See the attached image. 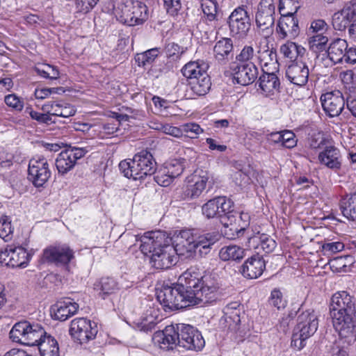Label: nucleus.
Here are the masks:
<instances>
[{
    "mask_svg": "<svg viewBox=\"0 0 356 356\" xmlns=\"http://www.w3.org/2000/svg\"><path fill=\"white\" fill-rule=\"evenodd\" d=\"M340 209L342 214L347 219H356V193L347 195L340 202Z\"/></svg>",
    "mask_w": 356,
    "mask_h": 356,
    "instance_id": "nucleus-36",
    "label": "nucleus"
},
{
    "mask_svg": "<svg viewBox=\"0 0 356 356\" xmlns=\"http://www.w3.org/2000/svg\"><path fill=\"white\" fill-rule=\"evenodd\" d=\"M219 257L222 261L240 260L244 257V250L237 245H228L222 248Z\"/></svg>",
    "mask_w": 356,
    "mask_h": 356,
    "instance_id": "nucleus-41",
    "label": "nucleus"
},
{
    "mask_svg": "<svg viewBox=\"0 0 356 356\" xmlns=\"http://www.w3.org/2000/svg\"><path fill=\"white\" fill-rule=\"evenodd\" d=\"M330 316L333 326L348 344L356 341V312L353 297L347 291L336 292L331 298Z\"/></svg>",
    "mask_w": 356,
    "mask_h": 356,
    "instance_id": "nucleus-1",
    "label": "nucleus"
},
{
    "mask_svg": "<svg viewBox=\"0 0 356 356\" xmlns=\"http://www.w3.org/2000/svg\"><path fill=\"white\" fill-rule=\"evenodd\" d=\"M328 38L323 34L312 35L309 40V49L314 52L318 54L322 51H327V43Z\"/></svg>",
    "mask_w": 356,
    "mask_h": 356,
    "instance_id": "nucleus-46",
    "label": "nucleus"
},
{
    "mask_svg": "<svg viewBox=\"0 0 356 356\" xmlns=\"http://www.w3.org/2000/svg\"><path fill=\"white\" fill-rule=\"evenodd\" d=\"M45 336L48 335L40 325L28 321L15 323L10 332V337L13 341L29 346L39 347Z\"/></svg>",
    "mask_w": 356,
    "mask_h": 356,
    "instance_id": "nucleus-6",
    "label": "nucleus"
},
{
    "mask_svg": "<svg viewBox=\"0 0 356 356\" xmlns=\"http://www.w3.org/2000/svg\"><path fill=\"white\" fill-rule=\"evenodd\" d=\"M356 1L347 3L341 10L332 15V23L334 29L337 31H343L353 24L356 19Z\"/></svg>",
    "mask_w": 356,
    "mask_h": 356,
    "instance_id": "nucleus-20",
    "label": "nucleus"
},
{
    "mask_svg": "<svg viewBox=\"0 0 356 356\" xmlns=\"http://www.w3.org/2000/svg\"><path fill=\"white\" fill-rule=\"evenodd\" d=\"M79 309L77 303L70 298L58 302L52 308V316L56 320L64 321L75 314Z\"/></svg>",
    "mask_w": 356,
    "mask_h": 356,
    "instance_id": "nucleus-28",
    "label": "nucleus"
},
{
    "mask_svg": "<svg viewBox=\"0 0 356 356\" xmlns=\"http://www.w3.org/2000/svg\"><path fill=\"white\" fill-rule=\"evenodd\" d=\"M233 202L225 196L214 197L202 207V214L207 218H219L225 227L232 225V218H235L233 213Z\"/></svg>",
    "mask_w": 356,
    "mask_h": 356,
    "instance_id": "nucleus-7",
    "label": "nucleus"
},
{
    "mask_svg": "<svg viewBox=\"0 0 356 356\" xmlns=\"http://www.w3.org/2000/svg\"><path fill=\"white\" fill-rule=\"evenodd\" d=\"M168 13L175 15L181 8V0H163Z\"/></svg>",
    "mask_w": 356,
    "mask_h": 356,
    "instance_id": "nucleus-60",
    "label": "nucleus"
},
{
    "mask_svg": "<svg viewBox=\"0 0 356 356\" xmlns=\"http://www.w3.org/2000/svg\"><path fill=\"white\" fill-rule=\"evenodd\" d=\"M177 252L174 247L167 243L150 257V262L155 268L167 269L177 262Z\"/></svg>",
    "mask_w": 356,
    "mask_h": 356,
    "instance_id": "nucleus-18",
    "label": "nucleus"
},
{
    "mask_svg": "<svg viewBox=\"0 0 356 356\" xmlns=\"http://www.w3.org/2000/svg\"><path fill=\"white\" fill-rule=\"evenodd\" d=\"M266 268V262L258 254L248 258L241 266V273L245 277L256 279L260 277Z\"/></svg>",
    "mask_w": 356,
    "mask_h": 356,
    "instance_id": "nucleus-22",
    "label": "nucleus"
},
{
    "mask_svg": "<svg viewBox=\"0 0 356 356\" xmlns=\"http://www.w3.org/2000/svg\"><path fill=\"white\" fill-rule=\"evenodd\" d=\"M264 74L258 80V85L263 93L267 95L273 94L280 87V81L274 72H266L262 69Z\"/></svg>",
    "mask_w": 356,
    "mask_h": 356,
    "instance_id": "nucleus-34",
    "label": "nucleus"
},
{
    "mask_svg": "<svg viewBox=\"0 0 356 356\" xmlns=\"http://www.w3.org/2000/svg\"><path fill=\"white\" fill-rule=\"evenodd\" d=\"M233 42L231 38H223L218 40L213 47L215 58L220 63L228 60L233 51Z\"/></svg>",
    "mask_w": 356,
    "mask_h": 356,
    "instance_id": "nucleus-33",
    "label": "nucleus"
},
{
    "mask_svg": "<svg viewBox=\"0 0 356 356\" xmlns=\"http://www.w3.org/2000/svg\"><path fill=\"white\" fill-rule=\"evenodd\" d=\"M201 7L207 20L211 22L216 19L218 4L215 0H202Z\"/></svg>",
    "mask_w": 356,
    "mask_h": 356,
    "instance_id": "nucleus-47",
    "label": "nucleus"
},
{
    "mask_svg": "<svg viewBox=\"0 0 356 356\" xmlns=\"http://www.w3.org/2000/svg\"><path fill=\"white\" fill-rule=\"evenodd\" d=\"M152 341L154 345L164 350L172 349L176 346H179L177 324L168 325L163 330L154 332Z\"/></svg>",
    "mask_w": 356,
    "mask_h": 356,
    "instance_id": "nucleus-19",
    "label": "nucleus"
},
{
    "mask_svg": "<svg viewBox=\"0 0 356 356\" xmlns=\"http://www.w3.org/2000/svg\"><path fill=\"white\" fill-rule=\"evenodd\" d=\"M234 215H237L238 216V227H240V229H238L237 227L234 228L235 232L237 233V236H239V234L243 232L244 230H245L246 227L249 225L250 217L248 213H241L240 214L237 213H234ZM236 217V216H234ZM233 222H235L236 220V218H232Z\"/></svg>",
    "mask_w": 356,
    "mask_h": 356,
    "instance_id": "nucleus-54",
    "label": "nucleus"
},
{
    "mask_svg": "<svg viewBox=\"0 0 356 356\" xmlns=\"http://www.w3.org/2000/svg\"><path fill=\"white\" fill-rule=\"evenodd\" d=\"M309 30L313 35L318 33L324 35L327 30V24L323 19H316L312 22Z\"/></svg>",
    "mask_w": 356,
    "mask_h": 356,
    "instance_id": "nucleus-59",
    "label": "nucleus"
},
{
    "mask_svg": "<svg viewBox=\"0 0 356 356\" xmlns=\"http://www.w3.org/2000/svg\"><path fill=\"white\" fill-rule=\"evenodd\" d=\"M275 6L273 0H261L255 15L257 26L264 35L261 42L267 43V38L273 32Z\"/></svg>",
    "mask_w": 356,
    "mask_h": 356,
    "instance_id": "nucleus-9",
    "label": "nucleus"
},
{
    "mask_svg": "<svg viewBox=\"0 0 356 356\" xmlns=\"http://www.w3.org/2000/svg\"><path fill=\"white\" fill-rule=\"evenodd\" d=\"M277 26V33L281 39L293 38L299 33L298 19L292 14L281 17Z\"/></svg>",
    "mask_w": 356,
    "mask_h": 356,
    "instance_id": "nucleus-25",
    "label": "nucleus"
},
{
    "mask_svg": "<svg viewBox=\"0 0 356 356\" xmlns=\"http://www.w3.org/2000/svg\"><path fill=\"white\" fill-rule=\"evenodd\" d=\"M131 2L121 3L113 9V14L118 21L128 26H133V21H131Z\"/></svg>",
    "mask_w": 356,
    "mask_h": 356,
    "instance_id": "nucleus-42",
    "label": "nucleus"
},
{
    "mask_svg": "<svg viewBox=\"0 0 356 356\" xmlns=\"http://www.w3.org/2000/svg\"><path fill=\"white\" fill-rule=\"evenodd\" d=\"M38 349L41 356H59L58 343L51 335L44 337L39 343Z\"/></svg>",
    "mask_w": 356,
    "mask_h": 356,
    "instance_id": "nucleus-40",
    "label": "nucleus"
},
{
    "mask_svg": "<svg viewBox=\"0 0 356 356\" xmlns=\"http://www.w3.org/2000/svg\"><path fill=\"white\" fill-rule=\"evenodd\" d=\"M140 250L145 255L151 257L172 239L162 231L148 232L140 237Z\"/></svg>",
    "mask_w": 356,
    "mask_h": 356,
    "instance_id": "nucleus-14",
    "label": "nucleus"
},
{
    "mask_svg": "<svg viewBox=\"0 0 356 356\" xmlns=\"http://www.w3.org/2000/svg\"><path fill=\"white\" fill-rule=\"evenodd\" d=\"M322 107L330 118L339 116L344 108L345 98L340 90L325 92L321 96Z\"/></svg>",
    "mask_w": 356,
    "mask_h": 356,
    "instance_id": "nucleus-17",
    "label": "nucleus"
},
{
    "mask_svg": "<svg viewBox=\"0 0 356 356\" xmlns=\"http://www.w3.org/2000/svg\"><path fill=\"white\" fill-rule=\"evenodd\" d=\"M254 55V50L252 46H245L236 58L239 62L250 61Z\"/></svg>",
    "mask_w": 356,
    "mask_h": 356,
    "instance_id": "nucleus-58",
    "label": "nucleus"
},
{
    "mask_svg": "<svg viewBox=\"0 0 356 356\" xmlns=\"http://www.w3.org/2000/svg\"><path fill=\"white\" fill-rule=\"evenodd\" d=\"M4 102L8 107L16 111H21L24 108V101L15 94L6 95Z\"/></svg>",
    "mask_w": 356,
    "mask_h": 356,
    "instance_id": "nucleus-50",
    "label": "nucleus"
},
{
    "mask_svg": "<svg viewBox=\"0 0 356 356\" xmlns=\"http://www.w3.org/2000/svg\"><path fill=\"white\" fill-rule=\"evenodd\" d=\"M185 162L186 160L184 159H181L179 160H172L165 163L163 167L164 169V173L168 174V176H170L172 179L179 177L184 171L186 165Z\"/></svg>",
    "mask_w": 356,
    "mask_h": 356,
    "instance_id": "nucleus-44",
    "label": "nucleus"
},
{
    "mask_svg": "<svg viewBox=\"0 0 356 356\" xmlns=\"http://www.w3.org/2000/svg\"><path fill=\"white\" fill-rule=\"evenodd\" d=\"M309 68L302 62H296L289 65L286 70V76L292 83L302 86H305L309 78Z\"/></svg>",
    "mask_w": 356,
    "mask_h": 356,
    "instance_id": "nucleus-23",
    "label": "nucleus"
},
{
    "mask_svg": "<svg viewBox=\"0 0 356 356\" xmlns=\"http://www.w3.org/2000/svg\"><path fill=\"white\" fill-rule=\"evenodd\" d=\"M64 92V90L61 87L58 88H37L34 92V95L38 99H43L48 97L51 94H60Z\"/></svg>",
    "mask_w": 356,
    "mask_h": 356,
    "instance_id": "nucleus-52",
    "label": "nucleus"
},
{
    "mask_svg": "<svg viewBox=\"0 0 356 356\" xmlns=\"http://www.w3.org/2000/svg\"><path fill=\"white\" fill-rule=\"evenodd\" d=\"M148 17V9L146 5L140 1L131 2V21L133 26L142 24Z\"/></svg>",
    "mask_w": 356,
    "mask_h": 356,
    "instance_id": "nucleus-39",
    "label": "nucleus"
},
{
    "mask_svg": "<svg viewBox=\"0 0 356 356\" xmlns=\"http://www.w3.org/2000/svg\"><path fill=\"white\" fill-rule=\"evenodd\" d=\"M159 48H152L144 52L137 54L135 56V60L139 67H145L151 65L159 56Z\"/></svg>",
    "mask_w": 356,
    "mask_h": 356,
    "instance_id": "nucleus-45",
    "label": "nucleus"
},
{
    "mask_svg": "<svg viewBox=\"0 0 356 356\" xmlns=\"http://www.w3.org/2000/svg\"><path fill=\"white\" fill-rule=\"evenodd\" d=\"M281 133L283 138L282 147L291 149L296 146L297 140L293 132L289 130H284Z\"/></svg>",
    "mask_w": 356,
    "mask_h": 356,
    "instance_id": "nucleus-56",
    "label": "nucleus"
},
{
    "mask_svg": "<svg viewBox=\"0 0 356 356\" xmlns=\"http://www.w3.org/2000/svg\"><path fill=\"white\" fill-rule=\"evenodd\" d=\"M51 175L47 159L36 157L29 161L28 178L35 187H42L48 181Z\"/></svg>",
    "mask_w": 356,
    "mask_h": 356,
    "instance_id": "nucleus-12",
    "label": "nucleus"
},
{
    "mask_svg": "<svg viewBox=\"0 0 356 356\" xmlns=\"http://www.w3.org/2000/svg\"><path fill=\"white\" fill-rule=\"evenodd\" d=\"M88 152L84 147H70L62 151L56 159V166L58 173L65 175L71 170L76 163V161L84 156Z\"/></svg>",
    "mask_w": 356,
    "mask_h": 356,
    "instance_id": "nucleus-15",
    "label": "nucleus"
},
{
    "mask_svg": "<svg viewBox=\"0 0 356 356\" xmlns=\"http://www.w3.org/2000/svg\"><path fill=\"white\" fill-rule=\"evenodd\" d=\"M156 163L147 150L136 154L132 159L122 161L119 168L124 177L134 180H142L156 172Z\"/></svg>",
    "mask_w": 356,
    "mask_h": 356,
    "instance_id": "nucleus-4",
    "label": "nucleus"
},
{
    "mask_svg": "<svg viewBox=\"0 0 356 356\" xmlns=\"http://www.w3.org/2000/svg\"><path fill=\"white\" fill-rule=\"evenodd\" d=\"M195 237L191 230H181L177 234L172 245L177 254L184 255L185 252H193L194 250Z\"/></svg>",
    "mask_w": 356,
    "mask_h": 356,
    "instance_id": "nucleus-26",
    "label": "nucleus"
},
{
    "mask_svg": "<svg viewBox=\"0 0 356 356\" xmlns=\"http://www.w3.org/2000/svg\"><path fill=\"white\" fill-rule=\"evenodd\" d=\"M187 291V287L178 282L177 287H163L157 292V299L165 311L186 308L191 306Z\"/></svg>",
    "mask_w": 356,
    "mask_h": 356,
    "instance_id": "nucleus-8",
    "label": "nucleus"
},
{
    "mask_svg": "<svg viewBox=\"0 0 356 356\" xmlns=\"http://www.w3.org/2000/svg\"><path fill=\"white\" fill-rule=\"evenodd\" d=\"M161 129L165 134H168L176 138L181 137V127H177L170 124H164L161 126Z\"/></svg>",
    "mask_w": 356,
    "mask_h": 356,
    "instance_id": "nucleus-64",
    "label": "nucleus"
},
{
    "mask_svg": "<svg viewBox=\"0 0 356 356\" xmlns=\"http://www.w3.org/2000/svg\"><path fill=\"white\" fill-rule=\"evenodd\" d=\"M248 246L250 248L257 250V254L259 255L261 251L266 254L272 252L276 248L277 243L270 236L257 233V235L248 238Z\"/></svg>",
    "mask_w": 356,
    "mask_h": 356,
    "instance_id": "nucleus-27",
    "label": "nucleus"
},
{
    "mask_svg": "<svg viewBox=\"0 0 356 356\" xmlns=\"http://www.w3.org/2000/svg\"><path fill=\"white\" fill-rule=\"evenodd\" d=\"M341 154L339 150L333 147H327L318 154V160L321 163L331 169H339L341 167Z\"/></svg>",
    "mask_w": 356,
    "mask_h": 356,
    "instance_id": "nucleus-30",
    "label": "nucleus"
},
{
    "mask_svg": "<svg viewBox=\"0 0 356 356\" xmlns=\"http://www.w3.org/2000/svg\"><path fill=\"white\" fill-rule=\"evenodd\" d=\"M178 282L187 287L191 306H204L215 302L219 296V284L211 275L200 276L194 268H190L178 278Z\"/></svg>",
    "mask_w": 356,
    "mask_h": 356,
    "instance_id": "nucleus-2",
    "label": "nucleus"
},
{
    "mask_svg": "<svg viewBox=\"0 0 356 356\" xmlns=\"http://www.w3.org/2000/svg\"><path fill=\"white\" fill-rule=\"evenodd\" d=\"M218 238L219 235L216 233H207L198 236L195 238L193 252H198L200 255L207 254Z\"/></svg>",
    "mask_w": 356,
    "mask_h": 356,
    "instance_id": "nucleus-32",
    "label": "nucleus"
},
{
    "mask_svg": "<svg viewBox=\"0 0 356 356\" xmlns=\"http://www.w3.org/2000/svg\"><path fill=\"white\" fill-rule=\"evenodd\" d=\"M257 58L262 67H267L268 65H275L277 61L276 51L268 47V42H260L257 50Z\"/></svg>",
    "mask_w": 356,
    "mask_h": 356,
    "instance_id": "nucleus-37",
    "label": "nucleus"
},
{
    "mask_svg": "<svg viewBox=\"0 0 356 356\" xmlns=\"http://www.w3.org/2000/svg\"><path fill=\"white\" fill-rule=\"evenodd\" d=\"M348 48V45L346 40L336 38L330 42L326 53L328 58L334 64L340 63L343 62Z\"/></svg>",
    "mask_w": 356,
    "mask_h": 356,
    "instance_id": "nucleus-29",
    "label": "nucleus"
},
{
    "mask_svg": "<svg viewBox=\"0 0 356 356\" xmlns=\"http://www.w3.org/2000/svg\"><path fill=\"white\" fill-rule=\"evenodd\" d=\"M102 291L105 294H111L118 289V283L111 277L103 278L101 282Z\"/></svg>",
    "mask_w": 356,
    "mask_h": 356,
    "instance_id": "nucleus-55",
    "label": "nucleus"
},
{
    "mask_svg": "<svg viewBox=\"0 0 356 356\" xmlns=\"http://www.w3.org/2000/svg\"><path fill=\"white\" fill-rule=\"evenodd\" d=\"M237 302L227 305L224 309L225 321L228 329L236 331L241 323L240 310L237 309Z\"/></svg>",
    "mask_w": 356,
    "mask_h": 356,
    "instance_id": "nucleus-35",
    "label": "nucleus"
},
{
    "mask_svg": "<svg viewBox=\"0 0 356 356\" xmlns=\"http://www.w3.org/2000/svg\"><path fill=\"white\" fill-rule=\"evenodd\" d=\"M233 72L234 79L242 86L251 84L258 76V69L252 62L237 65Z\"/></svg>",
    "mask_w": 356,
    "mask_h": 356,
    "instance_id": "nucleus-21",
    "label": "nucleus"
},
{
    "mask_svg": "<svg viewBox=\"0 0 356 356\" xmlns=\"http://www.w3.org/2000/svg\"><path fill=\"white\" fill-rule=\"evenodd\" d=\"M13 155L3 147H0V166L10 167L13 164Z\"/></svg>",
    "mask_w": 356,
    "mask_h": 356,
    "instance_id": "nucleus-62",
    "label": "nucleus"
},
{
    "mask_svg": "<svg viewBox=\"0 0 356 356\" xmlns=\"http://www.w3.org/2000/svg\"><path fill=\"white\" fill-rule=\"evenodd\" d=\"M270 304L277 309H283L286 305V302L283 299L282 293L280 290L274 289L272 291L269 300Z\"/></svg>",
    "mask_w": 356,
    "mask_h": 356,
    "instance_id": "nucleus-51",
    "label": "nucleus"
},
{
    "mask_svg": "<svg viewBox=\"0 0 356 356\" xmlns=\"http://www.w3.org/2000/svg\"><path fill=\"white\" fill-rule=\"evenodd\" d=\"M305 49L293 42H287L280 47V52L291 60H296L305 54Z\"/></svg>",
    "mask_w": 356,
    "mask_h": 356,
    "instance_id": "nucleus-43",
    "label": "nucleus"
},
{
    "mask_svg": "<svg viewBox=\"0 0 356 356\" xmlns=\"http://www.w3.org/2000/svg\"><path fill=\"white\" fill-rule=\"evenodd\" d=\"M179 346L191 350H200L205 341L201 333L188 324H177Z\"/></svg>",
    "mask_w": 356,
    "mask_h": 356,
    "instance_id": "nucleus-11",
    "label": "nucleus"
},
{
    "mask_svg": "<svg viewBox=\"0 0 356 356\" xmlns=\"http://www.w3.org/2000/svg\"><path fill=\"white\" fill-rule=\"evenodd\" d=\"M209 181L207 175L194 176L193 178V184L188 186L186 193L191 198L198 197L206 188Z\"/></svg>",
    "mask_w": 356,
    "mask_h": 356,
    "instance_id": "nucleus-38",
    "label": "nucleus"
},
{
    "mask_svg": "<svg viewBox=\"0 0 356 356\" xmlns=\"http://www.w3.org/2000/svg\"><path fill=\"white\" fill-rule=\"evenodd\" d=\"M42 110L44 113L65 118L74 115L76 112L74 106L63 100L49 101L42 105Z\"/></svg>",
    "mask_w": 356,
    "mask_h": 356,
    "instance_id": "nucleus-24",
    "label": "nucleus"
},
{
    "mask_svg": "<svg viewBox=\"0 0 356 356\" xmlns=\"http://www.w3.org/2000/svg\"><path fill=\"white\" fill-rule=\"evenodd\" d=\"M249 171H236L233 174V180L238 186H242L249 182L250 177L248 175Z\"/></svg>",
    "mask_w": 356,
    "mask_h": 356,
    "instance_id": "nucleus-63",
    "label": "nucleus"
},
{
    "mask_svg": "<svg viewBox=\"0 0 356 356\" xmlns=\"http://www.w3.org/2000/svg\"><path fill=\"white\" fill-rule=\"evenodd\" d=\"M97 0H76L77 12L87 13L97 3Z\"/></svg>",
    "mask_w": 356,
    "mask_h": 356,
    "instance_id": "nucleus-57",
    "label": "nucleus"
},
{
    "mask_svg": "<svg viewBox=\"0 0 356 356\" xmlns=\"http://www.w3.org/2000/svg\"><path fill=\"white\" fill-rule=\"evenodd\" d=\"M208 64L202 60L189 62L186 64L181 72L188 79V85L184 95L186 99H194L195 96L205 95L211 88L210 77L207 73Z\"/></svg>",
    "mask_w": 356,
    "mask_h": 356,
    "instance_id": "nucleus-3",
    "label": "nucleus"
},
{
    "mask_svg": "<svg viewBox=\"0 0 356 356\" xmlns=\"http://www.w3.org/2000/svg\"><path fill=\"white\" fill-rule=\"evenodd\" d=\"M13 234L11 220L8 216H2L0 218V237L5 241H8L12 238Z\"/></svg>",
    "mask_w": 356,
    "mask_h": 356,
    "instance_id": "nucleus-48",
    "label": "nucleus"
},
{
    "mask_svg": "<svg viewBox=\"0 0 356 356\" xmlns=\"http://www.w3.org/2000/svg\"><path fill=\"white\" fill-rule=\"evenodd\" d=\"M74 257V251L66 244L51 245L43 250L42 259L56 266H66Z\"/></svg>",
    "mask_w": 356,
    "mask_h": 356,
    "instance_id": "nucleus-16",
    "label": "nucleus"
},
{
    "mask_svg": "<svg viewBox=\"0 0 356 356\" xmlns=\"http://www.w3.org/2000/svg\"><path fill=\"white\" fill-rule=\"evenodd\" d=\"M97 332V323L86 318H76L71 321L70 334L81 344L94 339Z\"/></svg>",
    "mask_w": 356,
    "mask_h": 356,
    "instance_id": "nucleus-10",
    "label": "nucleus"
},
{
    "mask_svg": "<svg viewBox=\"0 0 356 356\" xmlns=\"http://www.w3.org/2000/svg\"><path fill=\"white\" fill-rule=\"evenodd\" d=\"M227 23L232 35L238 38L245 37L251 26L250 16L243 7H238L232 11Z\"/></svg>",
    "mask_w": 356,
    "mask_h": 356,
    "instance_id": "nucleus-13",
    "label": "nucleus"
},
{
    "mask_svg": "<svg viewBox=\"0 0 356 356\" xmlns=\"http://www.w3.org/2000/svg\"><path fill=\"white\" fill-rule=\"evenodd\" d=\"M181 136L186 134V136L191 138H196L203 132V129L196 123H186L181 126Z\"/></svg>",
    "mask_w": 356,
    "mask_h": 356,
    "instance_id": "nucleus-49",
    "label": "nucleus"
},
{
    "mask_svg": "<svg viewBox=\"0 0 356 356\" xmlns=\"http://www.w3.org/2000/svg\"><path fill=\"white\" fill-rule=\"evenodd\" d=\"M321 248L324 255H330L342 251L344 248V245L339 241L324 243Z\"/></svg>",
    "mask_w": 356,
    "mask_h": 356,
    "instance_id": "nucleus-53",
    "label": "nucleus"
},
{
    "mask_svg": "<svg viewBox=\"0 0 356 356\" xmlns=\"http://www.w3.org/2000/svg\"><path fill=\"white\" fill-rule=\"evenodd\" d=\"M318 321L313 310H306L297 318V325L292 336L291 346L298 350L305 346V341L317 330Z\"/></svg>",
    "mask_w": 356,
    "mask_h": 356,
    "instance_id": "nucleus-5",
    "label": "nucleus"
},
{
    "mask_svg": "<svg viewBox=\"0 0 356 356\" xmlns=\"http://www.w3.org/2000/svg\"><path fill=\"white\" fill-rule=\"evenodd\" d=\"M8 259V266L12 268H25L31 259V254L22 247H11V252Z\"/></svg>",
    "mask_w": 356,
    "mask_h": 356,
    "instance_id": "nucleus-31",
    "label": "nucleus"
},
{
    "mask_svg": "<svg viewBox=\"0 0 356 356\" xmlns=\"http://www.w3.org/2000/svg\"><path fill=\"white\" fill-rule=\"evenodd\" d=\"M168 175V174L164 173V169L161 168L155 175L154 179L158 184L162 186H168L173 179L170 176Z\"/></svg>",
    "mask_w": 356,
    "mask_h": 356,
    "instance_id": "nucleus-61",
    "label": "nucleus"
}]
</instances>
